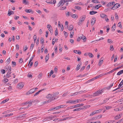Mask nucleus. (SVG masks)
I'll return each instance as SVG.
<instances>
[{
  "instance_id": "aec40b11",
  "label": "nucleus",
  "mask_w": 123,
  "mask_h": 123,
  "mask_svg": "<svg viewBox=\"0 0 123 123\" xmlns=\"http://www.w3.org/2000/svg\"><path fill=\"white\" fill-rule=\"evenodd\" d=\"M73 52L74 53H76L78 54L79 55H80L81 54V52L79 50H74Z\"/></svg>"
},
{
  "instance_id": "5701e85b",
  "label": "nucleus",
  "mask_w": 123,
  "mask_h": 123,
  "mask_svg": "<svg viewBox=\"0 0 123 123\" xmlns=\"http://www.w3.org/2000/svg\"><path fill=\"white\" fill-rule=\"evenodd\" d=\"M73 28L74 27L73 25H71L69 26L68 28V29L69 30H72L73 29Z\"/></svg>"
},
{
  "instance_id": "c85d7f7f",
  "label": "nucleus",
  "mask_w": 123,
  "mask_h": 123,
  "mask_svg": "<svg viewBox=\"0 0 123 123\" xmlns=\"http://www.w3.org/2000/svg\"><path fill=\"white\" fill-rule=\"evenodd\" d=\"M75 9L78 10H80L81 9V8L80 7L78 6H75Z\"/></svg>"
},
{
  "instance_id": "cd10ccee",
  "label": "nucleus",
  "mask_w": 123,
  "mask_h": 123,
  "mask_svg": "<svg viewBox=\"0 0 123 123\" xmlns=\"http://www.w3.org/2000/svg\"><path fill=\"white\" fill-rule=\"evenodd\" d=\"M103 110V109H100L98 110L95 111L96 113H99L100 112L102 111Z\"/></svg>"
},
{
  "instance_id": "864d4df0",
  "label": "nucleus",
  "mask_w": 123,
  "mask_h": 123,
  "mask_svg": "<svg viewBox=\"0 0 123 123\" xmlns=\"http://www.w3.org/2000/svg\"><path fill=\"white\" fill-rule=\"evenodd\" d=\"M9 10H9V11H8V16H10L12 14V13L11 12V11H9Z\"/></svg>"
},
{
  "instance_id": "09e8293b",
  "label": "nucleus",
  "mask_w": 123,
  "mask_h": 123,
  "mask_svg": "<svg viewBox=\"0 0 123 123\" xmlns=\"http://www.w3.org/2000/svg\"><path fill=\"white\" fill-rule=\"evenodd\" d=\"M96 114L95 111H94L92 112L91 113L90 115V116H92L93 115L95 114Z\"/></svg>"
},
{
  "instance_id": "37998d69",
  "label": "nucleus",
  "mask_w": 123,
  "mask_h": 123,
  "mask_svg": "<svg viewBox=\"0 0 123 123\" xmlns=\"http://www.w3.org/2000/svg\"><path fill=\"white\" fill-rule=\"evenodd\" d=\"M113 83H111V84L109 86L107 87V89H109L110 88H111L112 87V86L113 85Z\"/></svg>"
},
{
  "instance_id": "bf43d9fd",
  "label": "nucleus",
  "mask_w": 123,
  "mask_h": 123,
  "mask_svg": "<svg viewBox=\"0 0 123 123\" xmlns=\"http://www.w3.org/2000/svg\"><path fill=\"white\" fill-rule=\"evenodd\" d=\"M27 46H25V47L24 48V50L25 51L27 49Z\"/></svg>"
},
{
  "instance_id": "de8ad7c7",
  "label": "nucleus",
  "mask_w": 123,
  "mask_h": 123,
  "mask_svg": "<svg viewBox=\"0 0 123 123\" xmlns=\"http://www.w3.org/2000/svg\"><path fill=\"white\" fill-rule=\"evenodd\" d=\"M66 103H70L72 104L73 103V100H70L67 101L66 102Z\"/></svg>"
},
{
  "instance_id": "6e6552de",
  "label": "nucleus",
  "mask_w": 123,
  "mask_h": 123,
  "mask_svg": "<svg viewBox=\"0 0 123 123\" xmlns=\"http://www.w3.org/2000/svg\"><path fill=\"white\" fill-rule=\"evenodd\" d=\"M104 59V58L103 57H101L100 59L98 65L99 66H100L101 65L103 62V60Z\"/></svg>"
},
{
  "instance_id": "20e7f679",
  "label": "nucleus",
  "mask_w": 123,
  "mask_h": 123,
  "mask_svg": "<svg viewBox=\"0 0 123 123\" xmlns=\"http://www.w3.org/2000/svg\"><path fill=\"white\" fill-rule=\"evenodd\" d=\"M24 84L22 82H20L17 85V87L19 89H22L24 86Z\"/></svg>"
},
{
  "instance_id": "b1692460",
  "label": "nucleus",
  "mask_w": 123,
  "mask_h": 123,
  "mask_svg": "<svg viewBox=\"0 0 123 123\" xmlns=\"http://www.w3.org/2000/svg\"><path fill=\"white\" fill-rule=\"evenodd\" d=\"M47 27L48 28L49 30H52V28L50 25H48L47 26Z\"/></svg>"
},
{
  "instance_id": "2eb2a0df",
  "label": "nucleus",
  "mask_w": 123,
  "mask_h": 123,
  "mask_svg": "<svg viewBox=\"0 0 123 123\" xmlns=\"http://www.w3.org/2000/svg\"><path fill=\"white\" fill-rule=\"evenodd\" d=\"M59 93L58 92H56L55 93H54L52 95V98H53V99H54V98H55H55H54L55 97L56 95H57Z\"/></svg>"
},
{
  "instance_id": "c9c22d12",
  "label": "nucleus",
  "mask_w": 123,
  "mask_h": 123,
  "mask_svg": "<svg viewBox=\"0 0 123 123\" xmlns=\"http://www.w3.org/2000/svg\"><path fill=\"white\" fill-rule=\"evenodd\" d=\"M92 2L94 3H100V2H99L98 0H92Z\"/></svg>"
},
{
  "instance_id": "f3484780",
  "label": "nucleus",
  "mask_w": 123,
  "mask_h": 123,
  "mask_svg": "<svg viewBox=\"0 0 123 123\" xmlns=\"http://www.w3.org/2000/svg\"><path fill=\"white\" fill-rule=\"evenodd\" d=\"M54 117L51 116H50L49 117H47V121H49L50 120H51L53 119Z\"/></svg>"
},
{
  "instance_id": "0e129e2a",
  "label": "nucleus",
  "mask_w": 123,
  "mask_h": 123,
  "mask_svg": "<svg viewBox=\"0 0 123 123\" xmlns=\"http://www.w3.org/2000/svg\"><path fill=\"white\" fill-rule=\"evenodd\" d=\"M66 9V7L65 6H63L62 7L61 9H60V10H64L65 9Z\"/></svg>"
},
{
  "instance_id": "f03ea898",
  "label": "nucleus",
  "mask_w": 123,
  "mask_h": 123,
  "mask_svg": "<svg viewBox=\"0 0 123 123\" xmlns=\"http://www.w3.org/2000/svg\"><path fill=\"white\" fill-rule=\"evenodd\" d=\"M103 92V90H98L97 92L93 93L92 96L93 97H95L98 96L101 93Z\"/></svg>"
},
{
  "instance_id": "052dcab7",
  "label": "nucleus",
  "mask_w": 123,
  "mask_h": 123,
  "mask_svg": "<svg viewBox=\"0 0 123 123\" xmlns=\"http://www.w3.org/2000/svg\"><path fill=\"white\" fill-rule=\"evenodd\" d=\"M118 26L119 27L121 28L122 27V26L121 24V23L120 22H119L118 23Z\"/></svg>"
},
{
  "instance_id": "9b49d317",
  "label": "nucleus",
  "mask_w": 123,
  "mask_h": 123,
  "mask_svg": "<svg viewBox=\"0 0 123 123\" xmlns=\"http://www.w3.org/2000/svg\"><path fill=\"white\" fill-rule=\"evenodd\" d=\"M46 89V88H44L43 89H41V90H40L39 91H38L37 92H36V93H35V94L34 95V96H36L38 95L39 93L42 91H43L44 90H45Z\"/></svg>"
},
{
  "instance_id": "6e6d98bb",
  "label": "nucleus",
  "mask_w": 123,
  "mask_h": 123,
  "mask_svg": "<svg viewBox=\"0 0 123 123\" xmlns=\"http://www.w3.org/2000/svg\"><path fill=\"white\" fill-rule=\"evenodd\" d=\"M54 73V72L52 71V70H51V71L49 73V76H50L52 74H53Z\"/></svg>"
},
{
  "instance_id": "338daca9",
  "label": "nucleus",
  "mask_w": 123,
  "mask_h": 123,
  "mask_svg": "<svg viewBox=\"0 0 123 123\" xmlns=\"http://www.w3.org/2000/svg\"><path fill=\"white\" fill-rule=\"evenodd\" d=\"M19 16H15L14 17V19L15 20H17L19 18Z\"/></svg>"
},
{
  "instance_id": "4468645a",
  "label": "nucleus",
  "mask_w": 123,
  "mask_h": 123,
  "mask_svg": "<svg viewBox=\"0 0 123 123\" xmlns=\"http://www.w3.org/2000/svg\"><path fill=\"white\" fill-rule=\"evenodd\" d=\"M115 2H110L108 3L106 5V6L107 7L109 6H112L113 5L115 4Z\"/></svg>"
},
{
  "instance_id": "49530a36",
  "label": "nucleus",
  "mask_w": 123,
  "mask_h": 123,
  "mask_svg": "<svg viewBox=\"0 0 123 123\" xmlns=\"http://www.w3.org/2000/svg\"><path fill=\"white\" fill-rule=\"evenodd\" d=\"M38 64V62L37 61H36L34 64V66L35 67H36Z\"/></svg>"
},
{
  "instance_id": "412c9836",
  "label": "nucleus",
  "mask_w": 123,
  "mask_h": 123,
  "mask_svg": "<svg viewBox=\"0 0 123 123\" xmlns=\"http://www.w3.org/2000/svg\"><path fill=\"white\" fill-rule=\"evenodd\" d=\"M82 63H80L78 64L77 67L76 68V70H79L80 68V65H81Z\"/></svg>"
},
{
  "instance_id": "393cba45",
  "label": "nucleus",
  "mask_w": 123,
  "mask_h": 123,
  "mask_svg": "<svg viewBox=\"0 0 123 123\" xmlns=\"http://www.w3.org/2000/svg\"><path fill=\"white\" fill-rule=\"evenodd\" d=\"M97 12L95 11H92L90 12L89 13L91 15H93L97 13Z\"/></svg>"
},
{
  "instance_id": "c756f323",
  "label": "nucleus",
  "mask_w": 123,
  "mask_h": 123,
  "mask_svg": "<svg viewBox=\"0 0 123 123\" xmlns=\"http://www.w3.org/2000/svg\"><path fill=\"white\" fill-rule=\"evenodd\" d=\"M101 5L100 4H98L97 5H96L95 7V8H96V9H98L100 7H101Z\"/></svg>"
},
{
  "instance_id": "f8f14e48",
  "label": "nucleus",
  "mask_w": 123,
  "mask_h": 123,
  "mask_svg": "<svg viewBox=\"0 0 123 123\" xmlns=\"http://www.w3.org/2000/svg\"><path fill=\"white\" fill-rule=\"evenodd\" d=\"M109 99V98H108L105 99L103 100V103H101L100 104L101 105H102V104L106 103L108 101Z\"/></svg>"
},
{
  "instance_id": "a19ab883",
  "label": "nucleus",
  "mask_w": 123,
  "mask_h": 123,
  "mask_svg": "<svg viewBox=\"0 0 123 123\" xmlns=\"http://www.w3.org/2000/svg\"><path fill=\"white\" fill-rule=\"evenodd\" d=\"M35 56V55H33V56H32V57L31 58L29 61V64H30V63L32 61V60L34 58V57Z\"/></svg>"
},
{
  "instance_id": "e433bc0d",
  "label": "nucleus",
  "mask_w": 123,
  "mask_h": 123,
  "mask_svg": "<svg viewBox=\"0 0 123 123\" xmlns=\"http://www.w3.org/2000/svg\"><path fill=\"white\" fill-rule=\"evenodd\" d=\"M97 116H95L92 117L91 119V121H94L97 120Z\"/></svg>"
},
{
  "instance_id": "69168bd1",
  "label": "nucleus",
  "mask_w": 123,
  "mask_h": 123,
  "mask_svg": "<svg viewBox=\"0 0 123 123\" xmlns=\"http://www.w3.org/2000/svg\"><path fill=\"white\" fill-rule=\"evenodd\" d=\"M108 43H112V40L110 39H108Z\"/></svg>"
},
{
  "instance_id": "7ed1b4c3",
  "label": "nucleus",
  "mask_w": 123,
  "mask_h": 123,
  "mask_svg": "<svg viewBox=\"0 0 123 123\" xmlns=\"http://www.w3.org/2000/svg\"><path fill=\"white\" fill-rule=\"evenodd\" d=\"M66 0H61L57 4V6L59 7L61 5L62 6H63L64 3L67 2Z\"/></svg>"
},
{
  "instance_id": "473e14b6",
  "label": "nucleus",
  "mask_w": 123,
  "mask_h": 123,
  "mask_svg": "<svg viewBox=\"0 0 123 123\" xmlns=\"http://www.w3.org/2000/svg\"><path fill=\"white\" fill-rule=\"evenodd\" d=\"M49 58V54H48V55L46 56L45 58V61L46 62L48 60Z\"/></svg>"
},
{
  "instance_id": "a18cd8bd",
  "label": "nucleus",
  "mask_w": 123,
  "mask_h": 123,
  "mask_svg": "<svg viewBox=\"0 0 123 123\" xmlns=\"http://www.w3.org/2000/svg\"><path fill=\"white\" fill-rule=\"evenodd\" d=\"M55 100V98H54V99H53V98H51V99H49L47 101V102H51L53 100Z\"/></svg>"
},
{
  "instance_id": "13d9d810",
  "label": "nucleus",
  "mask_w": 123,
  "mask_h": 123,
  "mask_svg": "<svg viewBox=\"0 0 123 123\" xmlns=\"http://www.w3.org/2000/svg\"><path fill=\"white\" fill-rule=\"evenodd\" d=\"M82 21H81L80 19L79 20V22H78V25H80L82 24Z\"/></svg>"
},
{
  "instance_id": "4c0bfd02",
  "label": "nucleus",
  "mask_w": 123,
  "mask_h": 123,
  "mask_svg": "<svg viewBox=\"0 0 123 123\" xmlns=\"http://www.w3.org/2000/svg\"><path fill=\"white\" fill-rule=\"evenodd\" d=\"M32 74L31 73H30L28 74V76L29 78L31 77V78H32Z\"/></svg>"
},
{
  "instance_id": "6ab92c4d",
  "label": "nucleus",
  "mask_w": 123,
  "mask_h": 123,
  "mask_svg": "<svg viewBox=\"0 0 123 123\" xmlns=\"http://www.w3.org/2000/svg\"><path fill=\"white\" fill-rule=\"evenodd\" d=\"M121 117L120 114L117 115L115 117V120H117L120 118Z\"/></svg>"
},
{
  "instance_id": "4d7b16f0",
  "label": "nucleus",
  "mask_w": 123,
  "mask_h": 123,
  "mask_svg": "<svg viewBox=\"0 0 123 123\" xmlns=\"http://www.w3.org/2000/svg\"><path fill=\"white\" fill-rule=\"evenodd\" d=\"M23 62V59L21 58H20L19 60V62L20 63H22Z\"/></svg>"
},
{
  "instance_id": "f704fd0d",
  "label": "nucleus",
  "mask_w": 123,
  "mask_h": 123,
  "mask_svg": "<svg viewBox=\"0 0 123 123\" xmlns=\"http://www.w3.org/2000/svg\"><path fill=\"white\" fill-rule=\"evenodd\" d=\"M33 101H30L29 102H26L24 103L23 104L24 105H26L27 104H31L32 103Z\"/></svg>"
},
{
  "instance_id": "58836bf2",
  "label": "nucleus",
  "mask_w": 123,
  "mask_h": 123,
  "mask_svg": "<svg viewBox=\"0 0 123 123\" xmlns=\"http://www.w3.org/2000/svg\"><path fill=\"white\" fill-rule=\"evenodd\" d=\"M71 17L74 18H76L78 17V16L76 14H73L72 15Z\"/></svg>"
},
{
  "instance_id": "423d86ee",
  "label": "nucleus",
  "mask_w": 123,
  "mask_h": 123,
  "mask_svg": "<svg viewBox=\"0 0 123 123\" xmlns=\"http://www.w3.org/2000/svg\"><path fill=\"white\" fill-rule=\"evenodd\" d=\"M34 92H35L34 88H33L30 90L28 92H27L26 93V94L27 95H29L30 94H31Z\"/></svg>"
},
{
  "instance_id": "603ef678",
  "label": "nucleus",
  "mask_w": 123,
  "mask_h": 123,
  "mask_svg": "<svg viewBox=\"0 0 123 123\" xmlns=\"http://www.w3.org/2000/svg\"><path fill=\"white\" fill-rule=\"evenodd\" d=\"M34 47V44H32L31 45L30 47V49L31 50H31H32L33 49Z\"/></svg>"
},
{
  "instance_id": "a878e982",
  "label": "nucleus",
  "mask_w": 123,
  "mask_h": 123,
  "mask_svg": "<svg viewBox=\"0 0 123 123\" xmlns=\"http://www.w3.org/2000/svg\"><path fill=\"white\" fill-rule=\"evenodd\" d=\"M23 3L25 4V5H28L29 2L28 1L26 0H23Z\"/></svg>"
},
{
  "instance_id": "ddd939ff",
  "label": "nucleus",
  "mask_w": 123,
  "mask_h": 123,
  "mask_svg": "<svg viewBox=\"0 0 123 123\" xmlns=\"http://www.w3.org/2000/svg\"><path fill=\"white\" fill-rule=\"evenodd\" d=\"M100 17L102 18H107V16L106 14L104 13L101 14L100 15Z\"/></svg>"
},
{
  "instance_id": "dca6fc26",
  "label": "nucleus",
  "mask_w": 123,
  "mask_h": 123,
  "mask_svg": "<svg viewBox=\"0 0 123 123\" xmlns=\"http://www.w3.org/2000/svg\"><path fill=\"white\" fill-rule=\"evenodd\" d=\"M46 97L48 99L51 98L52 97V94L50 93L49 94L46 96Z\"/></svg>"
},
{
  "instance_id": "1a4fd4ad",
  "label": "nucleus",
  "mask_w": 123,
  "mask_h": 123,
  "mask_svg": "<svg viewBox=\"0 0 123 123\" xmlns=\"http://www.w3.org/2000/svg\"><path fill=\"white\" fill-rule=\"evenodd\" d=\"M86 92V90H85L84 91H80L78 92H76L74 93V95H77L78 93L80 94V93H85Z\"/></svg>"
},
{
  "instance_id": "8fccbe9b",
  "label": "nucleus",
  "mask_w": 123,
  "mask_h": 123,
  "mask_svg": "<svg viewBox=\"0 0 123 123\" xmlns=\"http://www.w3.org/2000/svg\"><path fill=\"white\" fill-rule=\"evenodd\" d=\"M43 74L42 73H40L38 76V78L39 79H40L41 78V77L42 76Z\"/></svg>"
},
{
  "instance_id": "39448f33",
  "label": "nucleus",
  "mask_w": 123,
  "mask_h": 123,
  "mask_svg": "<svg viewBox=\"0 0 123 123\" xmlns=\"http://www.w3.org/2000/svg\"><path fill=\"white\" fill-rule=\"evenodd\" d=\"M120 6V5L119 3H116L115 4L114 6L113 7L111 8L113 10L116 9L118 8Z\"/></svg>"
},
{
  "instance_id": "a211bd4d",
  "label": "nucleus",
  "mask_w": 123,
  "mask_h": 123,
  "mask_svg": "<svg viewBox=\"0 0 123 123\" xmlns=\"http://www.w3.org/2000/svg\"><path fill=\"white\" fill-rule=\"evenodd\" d=\"M86 15H84L82 16V17H81L80 19V20L81 21H82V22H83L85 20V18H86Z\"/></svg>"
},
{
  "instance_id": "3c124183",
  "label": "nucleus",
  "mask_w": 123,
  "mask_h": 123,
  "mask_svg": "<svg viewBox=\"0 0 123 123\" xmlns=\"http://www.w3.org/2000/svg\"><path fill=\"white\" fill-rule=\"evenodd\" d=\"M58 34V31L57 29L56 28V29L55 31V36H56Z\"/></svg>"
},
{
  "instance_id": "774afa93",
  "label": "nucleus",
  "mask_w": 123,
  "mask_h": 123,
  "mask_svg": "<svg viewBox=\"0 0 123 123\" xmlns=\"http://www.w3.org/2000/svg\"><path fill=\"white\" fill-rule=\"evenodd\" d=\"M114 121L112 120H111L109 121V122H108L107 123H113Z\"/></svg>"
},
{
  "instance_id": "c03bdc74",
  "label": "nucleus",
  "mask_w": 123,
  "mask_h": 123,
  "mask_svg": "<svg viewBox=\"0 0 123 123\" xmlns=\"http://www.w3.org/2000/svg\"><path fill=\"white\" fill-rule=\"evenodd\" d=\"M9 100V99H6L5 100H4L3 101H2L1 102V103H5L6 102H7Z\"/></svg>"
},
{
  "instance_id": "bb28decb",
  "label": "nucleus",
  "mask_w": 123,
  "mask_h": 123,
  "mask_svg": "<svg viewBox=\"0 0 123 123\" xmlns=\"http://www.w3.org/2000/svg\"><path fill=\"white\" fill-rule=\"evenodd\" d=\"M123 73V69L119 71L117 74V75H120Z\"/></svg>"
},
{
  "instance_id": "4be33fe9",
  "label": "nucleus",
  "mask_w": 123,
  "mask_h": 123,
  "mask_svg": "<svg viewBox=\"0 0 123 123\" xmlns=\"http://www.w3.org/2000/svg\"><path fill=\"white\" fill-rule=\"evenodd\" d=\"M74 33V31L73 30L70 33V37L71 38H72L73 36Z\"/></svg>"
},
{
  "instance_id": "79ce46f5",
  "label": "nucleus",
  "mask_w": 123,
  "mask_h": 123,
  "mask_svg": "<svg viewBox=\"0 0 123 123\" xmlns=\"http://www.w3.org/2000/svg\"><path fill=\"white\" fill-rule=\"evenodd\" d=\"M37 38V37L36 35H34L33 36V39L34 40V42H35Z\"/></svg>"
},
{
  "instance_id": "7c9ffc66",
  "label": "nucleus",
  "mask_w": 123,
  "mask_h": 123,
  "mask_svg": "<svg viewBox=\"0 0 123 123\" xmlns=\"http://www.w3.org/2000/svg\"><path fill=\"white\" fill-rule=\"evenodd\" d=\"M122 86H121V85H120L119 84L118 85V87L117 88V89H116L113 90V91L114 92V91L116 90H117L118 89H119L122 88Z\"/></svg>"
},
{
  "instance_id": "0eeeda50",
  "label": "nucleus",
  "mask_w": 123,
  "mask_h": 123,
  "mask_svg": "<svg viewBox=\"0 0 123 123\" xmlns=\"http://www.w3.org/2000/svg\"><path fill=\"white\" fill-rule=\"evenodd\" d=\"M96 18H93L91 20V25L92 26L95 23Z\"/></svg>"
},
{
  "instance_id": "f257e3e1",
  "label": "nucleus",
  "mask_w": 123,
  "mask_h": 123,
  "mask_svg": "<svg viewBox=\"0 0 123 123\" xmlns=\"http://www.w3.org/2000/svg\"><path fill=\"white\" fill-rule=\"evenodd\" d=\"M67 106L66 105H59L54 108H51L49 109V110H48V111H51L57 110L58 109H59L60 108H63L64 107H67Z\"/></svg>"
},
{
  "instance_id": "5fc2aeb1",
  "label": "nucleus",
  "mask_w": 123,
  "mask_h": 123,
  "mask_svg": "<svg viewBox=\"0 0 123 123\" xmlns=\"http://www.w3.org/2000/svg\"><path fill=\"white\" fill-rule=\"evenodd\" d=\"M88 55H89V56L90 57H93V56L92 54L91 53H88Z\"/></svg>"
},
{
  "instance_id": "72a5a7b5",
  "label": "nucleus",
  "mask_w": 123,
  "mask_h": 123,
  "mask_svg": "<svg viewBox=\"0 0 123 123\" xmlns=\"http://www.w3.org/2000/svg\"><path fill=\"white\" fill-rule=\"evenodd\" d=\"M83 35H82L81 36V39L83 40L84 41H86V37L85 36H83V37L82 36Z\"/></svg>"
},
{
  "instance_id": "9d476101",
  "label": "nucleus",
  "mask_w": 123,
  "mask_h": 123,
  "mask_svg": "<svg viewBox=\"0 0 123 123\" xmlns=\"http://www.w3.org/2000/svg\"><path fill=\"white\" fill-rule=\"evenodd\" d=\"M84 109H85L84 108H81V107H80L74 109L73 110V111H79L81 110H83Z\"/></svg>"
},
{
  "instance_id": "ea45409f",
  "label": "nucleus",
  "mask_w": 123,
  "mask_h": 123,
  "mask_svg": "<svg viewBox=\"0 0 123 123\" xmlns=\"http://www.w3.org/2000/svg\"><path fill=\"white\" fill-rule=\"evenodd\" d=\"M10 58H8L7 60V61H6V64H8L10 63Z\"/></svg>"
},
{
  "instance_id": "e2e57ef3",
  "label": "nucleus",
  "mask_w": 123,
  "mask_h": 123,
  "mask_svg": "<svg viewBox=\"0 0 123 123\" xmlns=\"http://www.w3.org/2000/svg\"><path fill=\"white\" fill-rule=\"evenodd\" d=\"M81 39V36H80V37H79L77 39V41L79 42L80 41Z\"/></svg>"
},
{
  "instance_id": "680f3d73",
  "label": "nucleus",
  "mask_w": 123,
  "mask_h": 123,
  "mask_svg": "<svg viewBox=\"0 0 123 123\" xmlns=\"http://www.w3.org/2000/svg\"><path fill=\"white\" fill-rule=\"evenodd\" d=\"M115 18L116 19H118L119 17L117 14L116 13L115 14Z\"/></svg>"
},
{
  "instance_id": "2f4dec72",
  "label": "nucleus",
  "mask_w": 123,
  "mask_h": 123,
  "mask_svg": "<svg viewBox=\"0 0 123 123\" xmlns=\"http://www.w3.org/2000/svg\"><path fill=\"white\" fill-rule=\"evenodd\" d=\"M32 10L31 9H25V11L27 13H30L32 12Z\"/></svg>"
}]
</instances>
